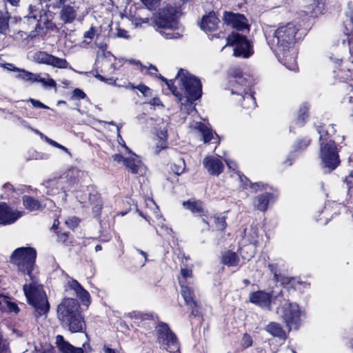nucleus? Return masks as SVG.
Returning <instances> with one entry per match:
<instances>
[{
	"mask_svg": "<svg viewBox=\"0 0 353 353\" xmlns=\"http://www.w3.org/2000/svg\"><path fill=\"white\" fill-rule=\"evenodd\" d=\"M40 1L46 2V7L52 8L53 9L59 8L65 3L66 0H39Z\"/></svg>",
	"mask_w": 353,
	"mask_h": 353,
	"instance_id": "49530a36",
	"label": "nucleus"
},
{
	"mask_svg": "<svg viewBox=\"0 0 353 353\" xmlns=\"http://www.w3.org/2000/svg\"><path fill=\"white\" fill-rule=\"evenodd\" d=\"M266 330L273 336L279 337L280 339L285 338V332L282 327L277 323L272 322L266 327Z\"/></svg>",
	"mask_w": 353,
	"mask_h": 353,
	"instance_id": "2f4dec72",
	"label": "nucleus"
},
{
	"mask_svg": "<svg viewBox=\"0 0 353 353\" xmlns=\"http://www.w3.org/2000/svg\"><path fill=\"white\" fill-rule=\"evenodd\" d=\"M66 286L75 292L76 296L81 300L83 305L88 307L90 304L89 292L77 280L69 278L67 280Z\"/></svg>",
	"mask_w": 353,
	"mask_h": 353,
	"instance_id": "2eb2a0df",
	"label": "nucleus"
},
{
	"mask_svg": "<svg viewBox=\"0 0 353 353\" xmlns=\"http://www.w3.org/2000/svg\"><path fill=\"white\" fill-rule=\"evenodd\" d=\"M298 28L292 23L279 26L272 37L267 38L268 43L275 53L278 60L288 69H297L296 54L294 48Z\"/></svg>",
	"mask_w": 353,
	"mask_h": 353,
	"instance_id": "f03ea898",
	"label": "nucleus"
},
{
	"mask_svg": "<svg viewBox=\"0 0 353 353\" xmlns=\"http://www.w3.org/2000/svg\"><path fill=\"white\" fill-rule=\"evenodd\" d=\"M192 276V272L188 268H183L181 270V276L179 277V285L186 284V280Z\"/></svg>",
	"mask_w": 353,
	"mask_h": 353,
	"instance_id": "a18cd8bd",
	"label": "nucleus"
},
{
	"mask_svg": "<svg viewBox=\"0 0 353 353\" xmlns=\"http://www.w3.org/2000/svg\"><path fill=\"white\" fill-rule=\"evenodd\" d=\"M73 97L77 99H84L85 97V94L81 90L76 88L73 91Z\"/></svg>",
	"mask_w": 353,
	"mask_h": 353,
	"instance_id": "bf43d9fd",
	"label": "nucleus"
},
{
	"mask_svg": "<svg viewBox=\"0 0 353 353\" xmlns=\"http://www.w3.org/2000/svg\"><path fill=\"white\" fill-rule=\"evenodd\" d=\"M320 135V158L324 167L332 170L340 163L337 148L334 141L330 138L335 133L334 125L326 128L320 125L317 128Z\"/></svg>",
	"mask_w": 353,
	"mask_h": 353,
	"instance_id": "39448f33",
	"label": "nucleus"
},
{
	"mask_svg": "<svg viewBox=\"0 0 353 353\" xmlns=\"http://www.w3.org/2000/svg\"><path fill=\"white\" fill-rule=\"evenodd\" d=\"M252 345V337L248 334H244L243 339H242V345L247 348Z\"/></svg>",
	"mask_w": 353,
	"mask_h": 353,
	"instance_id": "5fc2aeb1",
	"label": "nucleus"
},
{
	"mask_svg": "<svg viewBox=\"0 0 353 353\" xmlns=\"http://www.w3.org/2000/svg\"><path fill=\"white\" fill-rule=\"evenodd\" d=\"M181 295L185 302V304L192 310V314L196 316L199 314L197 304L194 299V292L191 288L186 284L180 285Z\"/></svg>",
	"mask_w": 353,
	"mask_h": 353,
	"instance_id": "5701e85b",
	"label": "nucleus"
},
{
	"mask_svg": "<svg viewBox=\"0 0 353 353\" xmlns=\"http://www.w3.org/2000/svg\"><path fill=\"white\" fill-rule=\"evenodd\" d=\"M3 68L8 70L13 71V72H19L20 70V68L15 67L12 63H5L3 65Z\"/></svg>",
	"mask_w": 353,
	"mask_h": 353,
	"instance_id": "774afa93",
	"label": "nucleus"
},
{
	"mask_svg": "<svg viewBox=\"0 0 353 353\" xmlns=\"http://www.w3.org/2000/svg\"><path fill=\"white\" fill-rule=\"evenodd\" d=\"M51 349L52 347L50 345L36 347L33 353H52Z\"/></svg>",
	"mask_w": 353,
	"mask_h": 353,
	"instance_id": "4d7b16f0",
	"label": "nucleus"
},
{
	"mask_svg": "<svg viewBox=\"0 0 353 353\" xmlns=\"http://www.w3.org/2000/svg\"><path fill=\"white\" fill-rule=\"evenodd\" d=\"M9 15L8 12H0V33L6 34L8 30Z\"/></svg>",
	"mask_w": 353,
	"mask_h": 353,
	"instance_id": "a19ab883",
	"label": "nucleus"
},
{
	"mask_svg": "<svg viewBox=\"0 0 353 353\" xmlns=\"http://www.w3.org/2000/svg\"><path fill=\"white\" fill-rule=\"evenodd\" d=\"M147 210H145V215L140 212V215L144 217L150 223V220L154 221V219L162 223V217L160 214L159 210L157 204L152 199H148L145 201Z\"/></svg>",
	"mask_w": 353,
	"mask_h": 353,
	"instance_id": "412c9836",
	"label": "nucleus"
},
{
	"mask_svg": "<svg viewBox=\"0 0 353 353\" xmlns=\"http://www.w3.org/2000/svg\"><path fill=\"white\" fill-rule=\"evenodd\" d=\"M230 85L233 94L243 95L245 91L250 90V83L240 71H234L231 73Z\"/></svg>",
	"mask_w": 353,
	"mask_h": 353,
	"instance_id": "4468645a",
	"label": "nucleus"
},
{
	"mask_svg": "<svg viewBox=\"0 0 353 353\" xmlns=\"http://www.w3.org/2000/svg\"><path fill=\"white\" fill-rule=\"evenodd\" d=\"M99 80L101 81H104V82H106L109 84H112V83H115V80H114L112 78H109V79H105V77H103L102 75L101 74H97L95 76Z\"/></svg>",
	"mask_w": 353,
	"mask_h": 353,
	"instance_id": "69168bd1",
	"label": "nucleus"
},
{
	"mask_svg": "<svg viewBox=\"0 0 353 353\" xmlns=\"http://www.w3.org/2000/svg\"><path fill=\"white\" fill-rule=\"evenodd\" d=\"M345 181L347 183L348 189L350 190L353 187V174L350 173L346 178Z\"/></svg>",
	"mask_w": 353,
	"mask_h": 353,
	"instance_id": "338daca9",
	"label": "nucleus"
},
{
	"mask_svg": "<svg viewBox=\"0 0 353 353\" xmlns=\"http://www.w3.org/2000/svg\"><path fill=\"white\" fill-rule=\"evenodd\" d=\"M57 316L62 325L71 332H83L85 330L84 318L76 299H64L57 307Z\"/></svg>",
	"mask_w": 353,
	"mask_h": 353,
	"instance_id": "20e7f679",
	"label": "nucleus"
},
{
	"mask_svg": "<svg viewBox=\"0 0 353 353\" xmlns=\"http://www.w3.org/2000/svg\"><path fill=\"white\" fill-rule=\"evenodd\" d=\"M277 312L290 330L297 329L301 323V316H304V311L301 310L298 304L288 301L280 307Z\"/></svg>",
	"mask_w": 353,
	"mask_h": 353,
	"instance_id": "0eeeda50",
	"label": "nucleus"
},
{
	"mask_svg": "<svg viewBox=\"0 0 353 353\" xmlns=\"http://www.w3.org/2000/svg\"><path fill=\"white\" fill-rule=\"evenodd\" d=\"M344 33L347 36V43L350 46V53L352 58V63H347L345 70L343 68L339 71L338 76L341 81H347L353 72V16L345 23Z\"/></svg>",
	"mask_w": 353,
	"mask_h": 353,
	"instance_id": "9b49d317",
	"label": "nucleus"
},
{
	"mask_svg": "<svg viewBox=\"0 0 353 353\" xmlns=\"http://www.w3.org/2000/svg\"><path fill=\"white\" fill-rule=\"evenodd\" d=\"M56 345L61 353H83V350L81 347H75L72 345L61 335L56 336Z\"/></svg>",
	"mask_w": 353,
	"mask_h": 353,
	"instance_id": "a878e982",
	"label": "nucleus"
},
{
	"mask_svg": "<svg viewBox=\"0 0 353 353\" xmlns=\"http://www.w3.org/2000/svg\"><path fill=\"white\" fill-rule=\"evenodd\" d=\"M47 189V194L49 195H55L63 190L62 181L53 179L46 181L43 184Z\"/></svg>",
	"mask_w": 353,
	"mask_h": 353,
	"instance_id": "c756f323",
	"label": "nucleus"
},
{
	"mask_svg": "<svg viewBox=\"0 0 353 353\" xmlns=\"http://www.w3.org/2000/svg\"><path fill=\"white\" fill-rule=\"evenodd\" d=\"M223 21L225 23L231 26L232 28L237 30H243L248 28L247 19L242 14L225 12Z\"/></svg>",
	"mask_w": 353,
	"mask_h": 353,
	"instance_id": "dca6fc26",
	"label": "nucleus"
},
{
	"mask_svg": "<svg viewBox=\"0 0 353 353\" xmlns=\"http://www.w3.org/2000/svg\"><path fill=\"white\" fill-rule=\"evenodd\" d=\"M33 60L36 63L46 64L60 69L70 68L66 59L59 58L43 51H39L34 53Z\"/></svg>",
	"mask_w": 353,
	"mask_h": 353,
	"instance_id": "f8f14e48",
	"label": "nucleus"
},
{
	"mask_svg": "<svg viewBox=\"0 0 353 353\" xmlns=\"http://www.w3.org/2000/svg\"><path fill=\"white\" fill-rule=\"evenodd\" d=\"M96 34V30L94 27L91 26L88 30L83 34L84 40L81 43V46L85 48L91 43Z\"/></svg>",
	"mask_w": 353,
	"mask_h": 353,
	"instance_id": "ea45409f",
	"label": "nucleus"
},
{
	"mask_svg": "<svg viewBox=\"0 0 353 353\" xmlns=\"http://www.w3.org/2000/svg\"><path fill=\"white\" fill-rule=\"evenodd\" d=\"M129 87L133 88V89L137 88L141 93H143V95H145V96L148 95V92H150V88L144 85H139L137 87H134L132 85H129Z\"/></svg>",
	"mask_w": 353,
	"mask_h": 353,
	"instance_id": "13d9d810",
	"label": "nucleus"
},
{
	"mask_svg": "<svg viewBox=\"0 0 353 353\" xmlns=\"http://www.w3.org/2000/svg\"><path fill=\"white\" fill-rule=\"evenodd\" d=\"M272 199V194L268 192L258 195L254 199V207L257 210L265 212L268 207V204Z\"/></svg>",
	"mask_w": 353,
	"mask_h": 353,
	"instance_id": "c85d7f7f",
	"label": "nucleus"
},
{
	"mask_svg": "<svg viewBox=\"0 0 353 353\" xmlns=\"http://www.w3.org/2000/svg\"><path fill=\"white\" fill-rule=\"evenodd\" d=\"M222 261L228 266H236L239 264V257L234 252H227L223 256Z\"/></svg>",
	"mask_w": 353,
	"mask_h": 353,
	"instance_id": "f704fd0d",
	"label": "nucleus"
},
{
	"mask_svg": "<svg viewBox=\"0 0 353 353\" xmlns=\"http://www.w3.org/2000/svg\"><path fill=\"white\" fill-rule=\"evenodd\" d=\"M0 305L1 309L10 313L17 314L19 312L18 305L6 298H3V299L0 301Z\"/></svg>",
	"mask_w": 353,
	"mask_h": 353,
	"instance_id": "c9c22d12",
	"label": "nucleus"
},
{
	"mask_svg": "<svg viewBox=\"0 0 353 353\" xmlns=\"http://www.w3.org/2000/svg\"><path fill=\"white\" fill-rule=\"evenodd\" d=\"M41 2L39 0H34V2L30 4L28 7V14L25 17L27 21H31L35 29L40 28L41 23H45L47 21L46 18V11L43 9Z\"/></svg>",
	"mask_w": 353,
	"mask_h": 353,
	"instance_id": "ddd939ff",
	"label": "nucleus"
},
{
	"mask_svg": "<svg viewBox=\"0 0 353 353\" xmlns=\"http://www.w3.org/2000/svg\"><path fill=\"white\" fill-rule=\"evenodd\" d=\"M148 10L155 9L159 6V0H141Z\"/></svg>",
	"mask_w": 353,
	"mask_h": 353,
	"instance_id": "8fccbe9b",
	"label": "nucleus"
},
{
	"mask_svg": "<svg viewBox=\"0 0 353 353\" xmlns=\"http://www.w3.org/2000/svg\"><path fill=\"white\" fill-rule=\"evenodd\" d=\"M0 353H10L8 343L3 339L0 334Z\"/></svg>",
	"mask_w": 353,
	"mask_h": 353,
	"instance_id": "603ef678",
	"label": "nucleus"
},
{
	"mask_svg": "<svg viewBox=\"0 0 353 353\" xmlns=\"http://www.w3.org/2000/svg\"><path fill=\"white\" fill-rule=\"evenodd\" d=\"M28 101H30L32 103V105L34 108H43V109H49L50 108L48 105L43 104L40 101L34 99L30 98L28 99Z\"/></svg>",
	"mask_w": 353,
	"mask_h": 353,
	"instance_id": "864d4df0",
	"label": "nucleus"
},
{
	"mask_svg": "<svg viewBox=\"0 0 353 353\" xmlns=\"http://www.w3.org/2000/svg\"><path fill=\"white\" fill-rule=\"evenodd\" d=\"M123 165L129 169V170L134 174L139 172L142 168V163L137 157L132 153V155L129 157L125 158L123 160Z\"/></svg>",
	"mask_w": 353,
	"mask_h": 353,
	"instance_id": "cd10ccee",
	"label": "nucleus"
},
{
	"mask_svg": "<svg viewBox=\"0 0 353 353\" xmlns=\"http://www.w3.org/2000/svg\"><path fill=\"white\" fill-rule=\"evenodd\" d=\"M99 80L101 81H104V82H106L109 84H112V83H115V80H114L112 78H109V79H105V77H103L102 75L101 74H97L95 76Z\"/></svg>",
	"mask_w": 353,
	"mask_h": 353,
	"instance_id": "0e129e2a",
	"label": "nucleus"
},
{
	"mask_svg": "<svg viewBox=\"0 0 353 353\" xmlns=\"http://www.w3.org/2000/svg\"><path fill=\"white\" fill-rule=\"evenodd\" d=\"M307 110V108L306 106H304L303 108H301V110H300V114L297 118V123L299 125H303L304 123V121L307 117V115H306Z\"/></svg>",
	"mask_w": 353,
	"mask_h": 353,
	"instance_id": "3c124183",
	"label": "nucleus"
},
{
	"mask_svg": "<svg viewBox=\"0 0 353 353\" xmlns=\"http://www.w3.org/2000/svg\"><path fill=\"white\" fill-rule=\"evenodd\" d=\"M36 256V250L34 248L22 247L14 250L11 261L21 272L26 273L30 277L31 283L23 285V291L28 303L34 308L36 318H38L46 316L50 304L42 285L37 281L34 268Z\"/></svg>",
	"mask_w": 353,
	"mask_h": 353,
	"instance_id": "f257e3e1",
	"label": "nucleus"
},
{
	"mask_svg": "<svg viewBox=\"0 0 353 353\" xmlns=\"http://www.w3.org/2000/svg\"><path fill=\"white\" fill-rule=\"evenodd\" d=\"M227 46H233L234 56L248 58L253 54L250 43L244 36L232 33L227 38Z\"/></svg>",
	"mask_w": 353,
	"mask_h": 353,
	"instance_id": "9d476101",
	"label": "nucleus"
},
{
	"mask_svg": "<svg viewBox=\"0 0 353 353\" xmlns=\"http://www.w3.org/2000/svg\"><path fill=\"white\" fill-rule=\"evenodd\" d=\"M219 19L214 12L203 17L200 26L204 31L212 32L217 29Z\"/></svg>",
	"mask_w": 353,
	"mask_h": 353,
	"instance_id": "b1692460",
	"label": "nucleus"
},
{
	"mask_svg": "<svg viewBox=\"0 0 353 353\" xmlns=\"http://www.w3.org/2000/svg\"><path fill=\"white\" fill-rule=\"evenodd\" d=\"M180 15L179 8L171 6L164 8L158 15L152 19V23L157 30L165 39H178L181 37L179 32H175L179 26L178 18Z\"/></svg>",
	"mask_w": 353,
	"mask_h": 353,
	"instance_id": "423d86ee",
	"label": "nucleus"
},
{
	"mask_svg": "<svg viewBox=\"0 0 353 353\" xmlns=\"http://www.w3.org/2000/svg\"><path fill=\"white\" fill-rule=\"evenodd\" d=\"M248 91H245L243 94L242 97L243 99V107L247 109L254 108L256 106V101L254 96L251 93H248Z\"/></svg>",
	"mask_w": 353,
	"mask_h": 353,
	"instance_id": "e433bc0d",
	"label": "nucleus"
},
{
	"mask_svg": "<svg viewBox=\"0 0 353 353\" xmlns=\"http://www.w3.org/2000/svg\"><path fill=\"white\" fill-rule=\"evenodd\" d=\"M193 128L201 133L205 143H219V140L218 135L214 133L212 130L205 123L196 122L193 125Z\"/></svg>",
	"mask_w": 353,
	"mask_h": 353,
	"instance_id": "6ab92c4d",
	"label": "nucleus"
},
{
	"mask_svg": "<svg viewBox=\"0 0 353 353\" xmlns=\"http://www.w3.org/2000/svg\"><path fill=\"white\" fill-rule=\"evenodd\" d=\"M272 296L270 293L264 291H257L250 294L249 299L252 303H254L261 307L269 308L271 303Z\"/></svg>",
	"mask_w": 353,
	"mask_h": 353,
	"instance_id": "4be33fe9",
	"label": "nucleus"
},
{
	"mask_svg": "<svg viewBox=\"0 0 353 353\" xmlns=\"http://www.w3.org/2000/svg\"><path fill=\"white\" fill-rule=\"evenodd\" d=\"M325 1V0H314L312 10L315 14L321 13L324 10Z\"/></svg>",
	"mask_w": 353,
	"mask_h": 353,
	"instance_id": "de8ad7c7",
	"label": "nucleus"
},
{
	"mask_svg": "<svg viewBox=\"0 0 353 353\" xmlns=\"http://www.w3.org/2000/svg\"><path fill=\"white\" fill-rule=\"evenodd\" d=\"M310 143V139H303L294 146V149L296 150H298L299 149H304L307 145H309Z\"/></svg>",
	"mask_w": 353,
	"mask_h": 353,
	"instance_id": "6e6d98bb",
	"label": "nucleus"
},
{
	"mask_svg": "<svg viewBox=\"0 0 353 353\" xmlns=\"http://www.w3.org/2000/svg\"><path fill=\"white\" fill-rule=\"evenodd\" d=\"M185 168V161L183 159L180 158L174 163L172 166V170L173 172L177 175L182 174Z\"/></svg>",
	"mask_w": 353,
	"mask_h": 353,
	"instance_id": "37998d69",
	"label": "nucleus"
},
{
	"mask_svg": "<svg viewBox=\"0 0 353 353\" xmlns=\"http://www.w3.org/2000/svg\"><path fill=\"white\" fill-rule=\"evenodd\" d=\"M244 233V245L239 249V252L244 259L249 260L254 256L255 248L259 244L258 229L251 225L245 230Z\"/></svg>",
	"mask_w": 353,
	"mask_h": 353,
	"instance_id": "1a4fd4ad",
	"label": "nucleus"
},
{
	"mask_svg": "<svg viewBox=\"0 0 353 353\" xmlns=\"http://www.w3.org/2000/svg\"><path fill=\"white\" fill-rule=\"evenodd\" d=\"M77 10L78 8L74 6L63 4L60 12L61 20L64 23H72L77 17Z\"/></svg>",
	"mask_w": 353,
	"mask_h": 353,
	"instance_id": "393cba45",
	"label": "nucleus"
},
{
	"mask_svg": "<svg viewBox=\"0 0 353 353\" xmlns=\"http://www.w3.org/2000/svg\"><path fill=\"white\" fill-rule=\"evenodd\" d=\"M224 161H225V163L227 164L229 169L232 170H236L237 165L235 161H234L232 160L228 159H224Z\"/></svg>",
	"mask_w": 353,
	"mask_h": 353,
	"instance_id": "052dcab7",
	"label": "nucleus"
},
{
	"mask_svg": "<svg viewBox=\"0 0 353 353\" xmlns=\"http://www.w3.org/2000/svg\"><path fill=\"white\" fill-rule=\"evenodd\" d=\"M115 37H118V38L125 39H130L131 38V37L128 34V31H126L124 29L121 28L120 27L117 28Z\"/></svg>",
	"mask_w": 353,
	"mask_h": 353,
	"instance_id": "09e8293b",
	"label": "nucleus"
},
{
	"mask_svg": "<svg viewBox=\"0 0 353 353\" xmlns=\"http://www.w3.org/2000/svg\"><path fill=\"white\" fill-rule=\"evenodd\" d=\"M41 83L46 88H54L57 90V83L54 79L50 77L49 74H46V77H41L40 74L36 73L34 83Z\"/></svg>",
	"mask_w": 353,
	"mask_h": 353,
	"instance_id": "7c9ffc66",
	"label": "nucleus"
},
{
	"mask_svg": "<svg viewBox=\"0 0 353 353\" xmlns=\"http://www.w3.org/2000/svg\"><path fill=\"white\" fill-rule=\"evenodd\" d=\"M203 165L208 172L214 176L219 175L223 170V164L221 160L215 157L210 156L203 159Z\"/></svg>",
	"mask_w": 353,
	"mask_h": 353,
	"instance_id": "aec40b11",
	"label": "nucleus"
},
{
	"mask_svg": "<svg viewBox=\"0 0 353 353\" xmlns=\"http://www.w3.org/2000/svg\"><path fill=\"white\" fill-rule=\"evenodd\" d=\"M210 219H212L214 221V223L215 224V228L218 230L223 231L227 226L225 216H210V217L209 216V219H208L209 221H210Z\"/></svg>",
	"mask_w": 353,
	"mask_h": 353,
	"instance_id": "79ce46f5",
	"label": "nucleus"
},
{
	"mask_svg": "<svg viewBox=\"0 0 353 353\" xmlns=\"http://www.w3.org/2000/svg\"><path fill=\"white\" fill-rule=\"evenodd\" d=\"M162 124V126L159 128V130L157 132V136L159 138V141L157 143V147L155 150V153H159L161 150L167 148V129L166 127L168 125V120L163 121L161 120V123H158V125Z\"/></svg>",
	"mask_w": 353,
	"mask_h": 353,
	"instance_id": "bb28decb",
	"label": "nucleus"
},
{
	"mask_svg": "<svg viewBox=\"0 0 353 353\" xmlns=\"http://www.w3.org/2000/svg\"><path fill=\"white\" fill-rule=\"evenodd\" d=\"M148 71L149 74L152 75L157 74V69L155 66L150 65L148 67L146 66V69H143V73H146Z\"/></svg>",
	"mask_w": 353,
	"mask_h": 353,
	"instance_id": "680f3d73",
	"label": "nucleus"
},
{
	"mask_svg": "<svg viewBox=\"0 0 353 353\" xmlns=\"http://www.w3.org/2000/svg\"><path fill=\"white\" fill-rule=\"evenodd\" d=\"M19 74L16 76L17 79L23 80L26 82H30V83H34V78L36 73H32L29 71H27L24 69L19 70V72H17Z\"/></svg>",
	"mask_w": 353,
	"mask_h": 353,
	"instance_id": "4c0bfd02",
	"label": "nucleus"
},
{
	"mask_svg": "<svg viewBox=\"0 0 353 353\" xmlns=\"http://www.w3.org/2000/svg\"><path fill=\"white\" fill-rule=\"evenodd\" d=\"M36 36V33L34 32H31L30 33H27L23 30H18L14 32L11 37L12 39L17 41H22L26 39H28L29 38L32 39Z\"/></svg>",
	"mask_w": 353,
	"mask_h": 353,
	"instance_id": "58836bf2",
	"label": "nucleus"
},
{
	"mask_svg": "<svg viewBox=\"0 0 353 353\" xmlns=\"http://www.w3.org/2000/svg\"><path fill=\"white\" fill-rule=\"evenodd\" d=\"M131 21L136 27H143V24H150V19L148 17H141L139 15L132 17Z\"/></svg>",
	"mask_w": 353,
	"mask_h": 353,
	"instance_id": "c03bdc74",
	"label": "nucleus"
},
{
	"mask_svg": "<svg viewBox=\"0 0 353 353\" xmlns=\"http://www.w3.org/2000/svg\"><path fill=\"white\" fill-rule=\"evenodd\" d=\"M156 332L158 343L163 349L170 353H174L179 350V344L176 336L167 324L159 323L156 327Z\"/></svg>",
	"mask_w": 353,
	"mask_h": 353,
	"instance_id": "6e6552de",
	"label": "nucleus"
},
{
	"mask_svg": "<svg viewBox=\"0 0 353 353\" xmlns=\"http://www.w3.org/2000/svg\"><path fill=\"white\" fill-rule=\"evenodd\" d=\"M78 223L79 221L76 217H72L65 221V224H67L70 228L76 226L78 224Z\"/></svg>",
	"mask_w": 353,
	"mask_h": 353,
	"instance_id": "e2e57ef3",
	"label": "nucleus"
},
{
	"mask_svg": "<svg viewBox=\"0 0 353 353\" xmlns=\"http://www.w3.org/2000/svg\"><path fill=\"white\" fill-rule=\"evenodd\" d=\"M177 77L185 90V97L179 94L175 88H172L171 81L168 82L167 79L159 74V78L166 83L173 94L178 98L181 105V110H184L188 114H190L192 111L195 110L192 102L201 96L202 86L201 81L196 77L183 70H180L178 72Z\"/></svg>",
	"mask_w": 353,
	"mask_h": 353,
	"instance_id": "7ed1b4c3",
	"label": "nucleus"
},
{
	"mask_svg": "<svg viewBox=\"0 0 353 353\" xmlns=\"http://www.w3.org/2000/svg\"><path fill=\"white\" fill-rule=\"evenodd\" d=\"M183 205L192 213L199 214L202 218V221L209 225L208 211L203 208L202 202L196 200H188L183 202Z\"/></svg>",
	"mask_w": 353,
	"mask_h": 353,
	"instance_id": "a211bd4d",
	"label": "nucleus"
},
{
	"mask_svg": "<svg viewBox=\"0 0 353 353\" xmlns=\"http://www.w3.org/2000/svg\"><path fill=\"white\" fill-rule=\"evenodd\" d=\"M23 202L25 208L29 211L38 210L42 208V205L34 198L30 196H24Z\"/></svg>",
	"mask_w": 353,
	"mask_h": 353,
	"instance_id": "473e14b6",
	"label": "nucleus"
},
{
	"mask_svg": "<svg viewBox=\"0 0 353 353\" xmlns=\"http://www.w3.org/2000/svg\"><path fill=\"white\" fill-rule=\"evenodd\" d=\"M23 213L14 210L6 203L0 204V223L3 225L12 224L15 222Z\"/></svg>",
	"mask_w": 353,
	"mask_h": 353,
	"instance_id": "f3484780",
	"label": "nucleus"
},
{
	"mask_svg": "<svg viewBox=\"0 0 353 353\" xmlns=\"http://www.w3.org/2000/svg\"><path fill=\"white\" fill-rule=\"evenodd\" d=\"M240 181L242 182L243 188H248L250 187L254 192H257L259 190H265L266 185L262 183H251L245 176L238 173Z\"/></svg>",
	"mask_w": 353,
	"mask_h": 353,
	"instance_id": "72a5a7b5",
	"label": "nucleus"
}]
</instances>
